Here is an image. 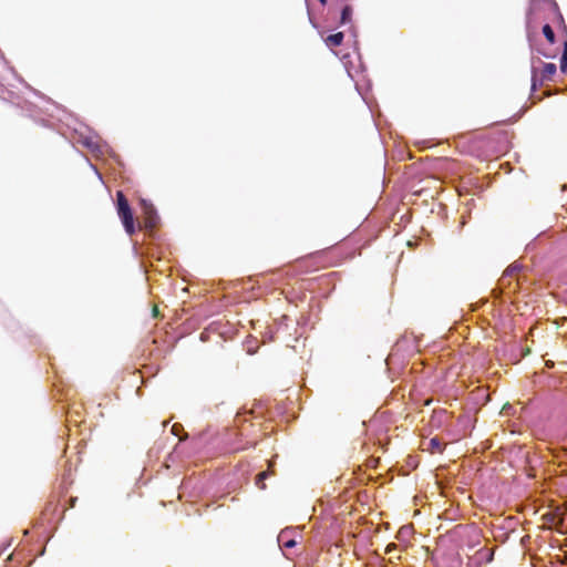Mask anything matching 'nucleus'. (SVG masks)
<instances>
[{"label":"nucleus","instance_id":"nucleus-1","mask_svg":"<svg viewBox=\"0 0 567 567\" xmlns=\"http://www.w3.org/2000/svg\"><path fill=\"white\" fill-rule=\"evenodd\" d=\"M116 208L125 231L128 235H133L135 233L134 216L127 198L121 190L116 193Z\"/></svg>","mask_w":567,"mask_h":567},{"label":"nucleus","instance_id":"nucleus-2","mask_svg":"<svg viewBox=\"0 0 567 567\" xmlns=\"http://www.w3.org/2000/svg\"><path fill=\"white\" fill-rule=\"evenodd\" d=\"M557 72L555 63H543V68L532 69V89L536 90L537 85H543L545 82L553 81L554 75Z\"/></svg>","mask_w":567,"mask_h":567},{"label":"nucleus","instance_id":"nucleus-3","mask_svg":"<svg viewBox=\"0 0 567 567\" xmlns=\"http://www.w3.org/2000/svg\"><path fill=\"white\" fill-rule=\"evenodd\" d=\"M143 206V225L147 230H153L158 224V216L156 209L152 204L142 200Z\"/></svg>","mask_w":567,"mask_h":567},{"label":"nucleus","instance_id":"nucleus-4","mask_svg":"<svg viewBox=\"0 0 567 567\" xmlns=\"http://www.w3.org/2000/svg\"><path fill=\"white\" fill-rule=\"evenodd\" d=\"M322 6H326L328 0H318ZM341 8L340 24H348L352 21L353 8L349 3L350 0H334Z\"/></svg>","mask_w":567,"mask_h":567},{"label":"nucleus","instance_id":"nucleus-5","mask_svg":"<svg viewBox=\"0 0 567 567\" xmlns=\"http://www.w3.org/2000/svg\"><path fill=\"white\" fill-rule=\"evenodd\" d=\"M292 529H284L278 535V543L284 548H292L297 542L291 537Z\"/></svg>","mask_w":567,"mask_h":567},{"label":"nucleus","instance_id":"nucleus-6","mask_svg":"<svg viewBox=\"0 0 567 567\" xmlns=\"http://www.w3.org/2000/svg\"><path fill=\"white\" fill-rule=\"evenodd\" d=\"M343 38H344V35L342 32H337V33L328 35L326 38L324 42L329 48H336V47H339L342 44Z\"/></svg>","mask_w":567,"mask_h":567},{"label":"nucleus","instance_id":"nucleus-7","mask_svg":"<svg viewBox=\"0 0 567 567\" xmlns=\"http://www.w3.org/2000/svg\"><path fill=\"white\" fill-rule=\"evenodd\" d=\"M423 450L429 451L430 453H442L443 447L442 443L437 437H432L426 447H423Z\"/></svg>","mask_w":567,"mask_h":567},{"label":"nucleus","instance_id":"nucleus-8","mask_svg":"<svg viewBox=\"0 0 567 567\" xmlns=\"http://www.w3.org/2000/svg\"><path fill=\"white\" fill-rule=\"evenodd\" d=\"M543 34L544 37L546 38V40L550 43V44H554L555 41H556V38H555V32L553 30V28L549 25V24H545L543 27Z\"/></svg>","mask_w":567,"mask_h":567},{"label":"nucleus","instance_id":"nucleus-9","mask_svg":"<svg viewBox=\"0 0 567 567\" xmlns=\"http://www.w3.org/2000/svg\"><path fill=\"white\" fill-rule=\"evenodd\" d=\"M268 475H269V472H267V471L260 472L257 475V477H256V485L258 486V488H260V489H265L266 488L265 480L268 477Z\"/></svg>","mask_w":567,"mask_h":567},{"label":"nucleus","instance_id":"nucleus-10","mask_svg":"<svg viewBox=\"0 0 567 567\" xmlns=\"http://www.w3.org/2000/svg\"><path fill=\"white\" fill-rule=\"evenodd\" d=\"M560 71L567 73V41L564 43V51L560 60Z\"/></svg>","mask_w":567,"mask_h":567},{"label":"nucleus","instance_id":"nucleus-11","mask_svg":"<svg viewBox=\"0 0 567 567\" xmlns=\"http://www.w3.org/2000/svg\"><path fill=\"white\" fill-rule=\"evenodd\" d=\"M159 311H158V308L156 306L153 307V310H152V315L154 318H157Z\"/></svg>","mask_w":567,"mask_h":567},{"label":"nucleus","instance_id":"nucleus-12","mask_svg":"<svg viewBox=\"0 0 567 567\" xmlns=\"http://www.w3.org/2000/svg\"><path fill=\"white\" fill-rule=\"evenodd\" d=\"M518 269H519V267H518V266H512V267H511V268H508L506 271H507L508 274H512V272H514V271H516V270H518Z\"/></svg>","mask_w":567,"mask_h":567},{"label":"nucleus","instance_id":"nucleus-13","mask_svg":"<svg viewBox=\"0 0 567 567\" xmlns=\"http://www.w3.org/2000/svg\"><path fill=\"white\" fill-rule=\"evenodd\" d=\"M177 427H178V425H177V424H174V425H173V427H172V430H173V432H174L175 434H176V432H178V429H177Z\"/></svg>","mask_w":567,"mask_h":567}]
</instances>
